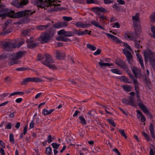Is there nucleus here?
<instances>
[{
  "label": "nucleus",
  "instance_id": "obj_58",
  "mask_svg": "<svg viewBox=\"0 0 155 155\" xmlns=\"http://www.w3.org/2000/svg\"><path fill=\"white\" fill-rule=\"evenodd\" d=\"M124 46L127 48L128 49H129L130 51H132V49L131 48V47L128 44L126 43H124Z\"/></svg>",
  "mask_w": 155,
  "mask_h": 155
},
{
  "label": "nucleus",
  "instance_id": "obj_16",
  "mask_svg": "<svg viewBox=\"0 0 155 155\" xmlns=\"http://www.w3.org/2000/svg\"><path fill=\"white\" fill-rule=\"evenodd\" d=\"M75 25L78 28H86L88 27H90L91 24H83L81 22H77Z\"/></svg>",
  "mask_w": 155,
  "mask_h": 155
},
{
  "label": "nucleus",
  "instance_id": "obj_10",
  "mask_svg": "<svg viewBox=\"0 0 155 155\" xmlns=\"http://www.w3.org/2000/svg\"><path fill=\"white\" fill-rule=\"evenodd\" d=\"M33 38H31L26 41L28 47L30 48L33 49L38 46V43H35Z\"/></svg>",
  "mask_w": 155,
  "mask_h": 155
},
{
  "label": "nucleus",
  "instance_id": "obj_43",
  "mask_svg": "<svg viewBox=\"0 0 155 155\" xmlns=\"http://www.w3.org/2000/svg\"><path fill=\"white\" fill-rule=\"evenodd\" d=\"M90 117H94L95 116L96 114V111L94 110H91V111H89L87 113Z\"/></svg>",
  "mask_w": 155,
  "mask_h": 155
},
{
  "label": "nucleus",
  "instance_id": "obj_52",
  "mask_svg": "<svg viewBox=\"0 0 155 155\" xmlns=\"http://www.w3.org/2000/svg\"><path fill=\"white\" fill-rule=\"evenodd\" d=\"M21 34L23 36H25L28 35V31L25 30L21 31Z\"/></svg>",
  "mask_w": 155,
  "mask_h": 155
},
{
  "label": "nucleus",
  "instance_id": "obj_7",
  "mask_svg": "<svg viewBox=\"0 0 155 155\" xmlns=\"http://www.w3.org/2000/svg\"><path fill=\"white\" fill-rule=\"evenodd\" d=\"M2 45L4 51H11L16 47L15 45L10 41H5L2 42Z\"/></svg>",
  "mask_w": 155,
  "mask_h": 155
},
{
  "label": "nucleus",
  "instance_id": "obj_4",
  "mask_svg": "<svg viewBox=\"0 0 155 155\" xmlns=\"http://www.w3.org/2000/svg\"><path fill=\"white\" fill-rule=\"evenodd\" d=\"M44 57L45 60L44 61H42L41 63L51 69L52 70L56 69V67L54 64H52L54 61L51 55L47 54H45L44 55Z\"/></svg>",
  "mask_w": 155,
  "mask_h": 155
},
{
  "label": "nucleus",
  "instance_id": "obj_2",
  "mask_svg": "<svg viewBox=\"0 0 155 155\" xmlns=\"http://www.w3.org/2000/svg\"><path fill=\"white\" fill-rule=\"evenodd\" d=\"M26 52L24 51H19L13 54L12 55V58L11 59L12 61L10 62L8 64L12 66L13 65L18 64L21 62V61L18 60L25 54Z\"/></svg>",
  "mask_w": 155,
  "mask_h": 155
},
{
  "label": "nucleus",
  "instance_id": "obj_41",
  "mask_svg": "<svg viewBox=\"0 0 155 155\" xmlns=\"http://www.w3.org/2000/svg\"><path fill=\"white\" fill-rule=\"evenodd\" d=\"M151 30L153 33L152 37L155 38V27L154 25H152Z\"/></svg>",
  "mask_w": 155,
  "mask_h": 155
},
{
  "label": "nucleus",
  "instance_id": "obj_11",
  "mask_svg": "<svg viewBox=\"0 0 155 155\" xmlns=\"http://www.w3.org/2000/svg\"><path fill=\"white\" fill-rule=\"evenodd\" d=\"M59 35H63L65 37H72L74 36V33L71 31H65L64 29H61L58 32Z\"/></svg>",
  "mask_w": 155,
  "mask_h": 155
},
{
  "label": "nucleus",
  "instance_id": "obj_59",
  "mask_svg": "<svg viewBox=\"0 0 155 155\" xmlns=\"http://www.w3.org/2000/svg\"><path fill=\"white\" fill-rule=\"evenodd\" d=\"M88 32V31L87 30H85L83 31H81L80 32V36L84 35L86 34H87V33Z\"/></svg>",
  "mask_w": 155,
  "mask_h": 155
},
{
  "label": "nucleus",
  "instance_id": "obj_64",
  "mask_svg": "<svg viewBox=\"0 0 155 155\" xmlns=\"http://www.w3.org/2000/svg\"><path fill=\"white\" fill-rule=\"evenodd\" d=\"M27 69L26 68H21L16 69V70L18 71H22L26 70Z\"/></svg>",
  "mask_w": 155,
  "mask_h": 155
},
{
  "label": "nucleus",
  "instance_id": "obj_8",
  "mask_svg": "<svg viewBox=\"0 0 155 155\" xmlns=\"http://www.w3.org/2000/svg\"><path fill=\"white\" fill-rule=\"evenodd\" d=\"M115 63L118 66L123 68L126 71H128L129 68L127 65L126 64V62L123 61L121 59H118L116 60Z\"/></svg>",
  "mask_w": 155,
  "mask_h": 155
},
{
  "label": "nucleus",
  "instance_id": "obj_35",
  "mask_svg": "<svg viewBox=\"0 0 155 155\" xmlns=\"http://www.w3.org/2000/svg\"><path fill=\"white\" fill-rule=\"evenodd\" d=\"M134 41H135V47L138 49H140V48H142V46H140L139 43L140 41H137L135 39H134Z\"/></svg>",
  "mask_w": 155,
  "mask_h": 155
},
{
  "label": "nucleus",
  "instance_id": "obj_40",
  "mask_svg": "<svg viewBox=\"0 0 155 155\" xmlns=\"http://www.w3.org/2000/svg\"><path fill=\"white\" fill-rule=\"evenodd\" d=\"M28 2V0H23L21 2H20L21 8H22L24 5H26L27 4Z\"/></svg>",
  "mask_w": 155,
  "mask_h": 155
},
{
  "label": "nucleus",
  "instance_id": "obj_23",
  "mask_svg": "<svg viewBox=\"0 0 155 155\" xmlns=\"http://www.w3.org/2000/svg\"><path fill=\"white\" fill-rule=\"evenodd\" d=\"M97 15L98 16V17L99 19V21H107L109 20L107 16L105 15H103L101 14L100 13H98L97 14Z\"/></svg>",
  "mask_w": 155,
  "mask_h": 155
},
{
  "label": "nucleus",
  "instance_id": "obj_5",
  "mask_svg": "<svg viewBox=\"0 0 155 155\" xmlns=\"http://www.w3.org/2000/svg\"><path fill=\"white\" fill-rule=\"evenodd\" d=\"M132 20H133V25L135 29V33L137 35V36L140 33V25L139 21V14L137 13L134 16L132 17Z\"/></svg>",
  "mask_w": 155,
  "mask_h": 155
},
{
  "label": "nucleus",
  "instance_id": "obj_18",
  "mask_svg": "<svg viewBox=\"0 0 155 155\" xmlns=\"http://www.w3.org/2000/svg\"><path fill=\"white\" fill-rule=\"evenodd\" d=\"M27 78L29 82H39L43 81V80L42 79L35 77L33 78Z\"/></svg>",
  "mask_w": 155,
  "mask_h": 155
},
{
  "label": "nucleus",
  "instance_id": "obj_50",
  "mask_svg": "<svg viewBox=\"0 0 155 155\" xmlns=\"http://www.w3.org/2000/svg\"><path fill=\"white\" fill-rule=\"evenodd\" d=\"M51 149L50 147H48L46 149V152L47 154L50 155L51 154Z\"/></svg>",
  "mask_w": 155,
  "mask_h": 155
},
{
  "label": "nucleus",
  "instance_id": "obj_62",
  "mask_svg": "<svg viewBox=\"0 0 155 155\" xmlns=\"http://www.w3.org/2000/svg\"><path fill=\"white\" fill-rule=\"evenodd\" d=\"M104 2L106 4H110L113 3V1L111 0H104Z\"/></svg>",
  "mask_w": 155,
  "mask_h": 155
},
{
  "label": "nucleus",
  "instance_id": "obj_57",
  "mask_svg": "<svg viewBox=\"0 0 155 155\" xmlns=\"http://www.w3.org/2000/svg\"><path fill=\"white\" fill-rule=\"evenodd\" d=\"M11 81V79L9 76H7L5 78V81L7 84H8Z\"/></svg>",
  "mask_w": 155,
  "mask_h": 155
},
{
  "label": "nucleus",
  "instance_id": "obj_48",
  "mask_svg": "<svg viewBox=\"0 0 155 155\" xmlns=\"http://www.w3.org/2000/svg\"><path fill=\"white\" fill-rule=\"evenodd\" d=\"M9 140L10 142L13 143H15L14 138L13 134H10L9 135Z\"/></svg>",
  "mask_w": 155,
  "mask_h": 155
},
{
  "label": "nucleus",
  "instance_id": "obj_54",
  "mask_svg": "<svg viewBox=\"0 0 155 155\" xmlns=\"http://www.w3.org/2000/svg\"><path fill=\"white\" fill-rule=\"evenodd\" d=\"M62 18L65 21H70L72 19V17H67V16H63L62 17Z\"/></svg>",
  "mask_w": 155,
  "mask_h": 155
},
{
  "label": "nucleus",
  "instance_id": "obj_6",
  "mask_svg": "<svg viewBox=\"0 0 155 155\" xmlns=\"http://www.w3.org/2000/svg\"><path fill=\"white\" fill-rule=\"evenodd\" d=\"M52 2L51 0H45V2L43 0H34L33 1L34 5L41 8H44L46 7H51Z\"/></svg>",
  "mask_w": 155,
  "mask_h": 155
},
{
  "label": "nucleus",
  "instance_id": "obj_19",
  "mask_svg": "<svg viewBox=\"0 0 155 155\" xmlns=\"http://www.w3.org/2000/svg\"><path fill=\"white\" fill-rule=\"evenodd\" d=\"M132 71L135 77L137 78L140 77V70L135 67H133L132 69Z\"/></svg>",
  "mask_w": 155,
  "mask_h": 155
},
{
  "label": "nucleus",
  "instance_id": "obj_38",
  "mask_svg": "<svg viewBox=\"0 0 155 155\" xmlns=\"http://www.w3.org/2000/svg\"><path fill=\"white\" fill-rule=\"evenodd\" d=\"M110 71L112 73L117 74H121V71H119L118 69H111L110 70Z\"/></svg>",
  "mask_w": 155,
  "mask_h": 155
},
{
  "label": "nucleus",
  "instance_id": "obj_60",
  "mask_svg": "<svg viewBox=\"0 0 155 155\" xmlns=\"http://www.w3.org/2000/svg\"><path fill=\"white\" fill-rule=\"evenodd\" d=\"M101 50L100 49H98L94 53V55H97L101 53Z\"/></svg>",
  "mask_w": 155,
  "mask_h": 155
},
{
  "label": "nucleus",
  "instance_id": "obj_47",
  "mask_svg": "<svg viewBox=\"0 0 155 155\" xmlns=\"http://www.w3.org/2000/svg\"><path fill=\"white\" fill-rule=\"evenodd\" d=\"M28 82L27 78H26L23 79L22 81L21 82V84L22 85H25L27 84Z\"/></svg>",
  "mask_w": 155,
  "mask_h": 155
},
{
  "label": "nucleus",
  "instance_id": "obj_51",
  "mask_svg": "<svg viewBox=\"0 0 155 155\" xmlns=\"http://www.w3.org/2000/svg\"><path fill=\"white\" fill-rule=\"evenodd\" d=\"M122 80L123 81L126 83H130L129 79L125 76H123L122 77Z\"/></svg>",
  "mask_w": 155,
  "mask_h": 155
},
{
  "label": "nucleus",
  "instance_id": "obj_53",
  "mask_svg": "<svg viewBox=\"0 0 155 155\" xmlns=\"http://www.w3.org/2000/svg\"><path fill=\"white\" fill-rule=\"evenodd\" d=\"M133 58V57H132L127 58V61L130 65H132L133 64L134 61Z\"/></svg>",
  "mask_w": 155,
  "mask_h": 155
},
{
  "label": "nucleus",
  "instance_id": "obj_36",
  "mask_svg": "<svg viewBox=\"0 0 155 155\" xmlns=\"http://www.w3.org/2000/svg\"><path fill=\"white\" fill-rule=\"evenodd\" d=\"M87 47L89 49L92 51H94L96 49V47L92 45L91 44H88L87 45Z\"/></svg>",
  "mask_w": 155,
  "mask_h": 155
},
{
  "label": "nucleus",
  "instance_id": "obj_28",
  "mask_svg": "<svg viewBox=\"0 0 155 155\" xmlns=\"http://www.w3.org/2000/svg\"><path fill=\"white\" fill-rule=\"evenodd\" d=\"M11 4L12 5L17 7L18 8H21V5L20 4V2H19L17 0H15L12 1Z\"/></svg>",
  "mask_w": 155,
  "mask_h": 155
},
{
  "label": "nucleus",
  "instance_id": "obj_34",
  "mask_svg": "<svg viewBox=\"0 0 155 155\" xmlns=\"http://www.w3.org/2000/svg\"><path fill=\"white\" fill-rule=\"evenodd\" d=\"M52 1V5H51V6H52V5H53L54 6V8H53V9H52L51 10L52 11H54L56 10H58V8L57 7H56V6H60V4H54V2L56 1L55 0H53Z\"/></svg>",
  "mask_w": 155,
  "mask_h": 155
},
{
  "label": "nucleus",
  "instance_id": "obj_37",
  "mask_svg": "<svg viewBox=\"0 0 155 155\" xmlns=\"http://www.w3.org/2000/svg\"><path fill=\"white\" fill-rule=\"evenodd\" d=\"M150 18L152 22H155V12H153L150 15Z\"/></svg>",
  "mask_w": 155,
  "mask_h": 155
},
{
  "label": "nucleus",
  "instance_id": "obj_9",
  "mask_svg": "<svg viewBox=\"0 0 155 155\" xmlns=\"http://www.w3.org/2000/svg\"><path fill=\"white\" fill-rule=\"evenodd\" d=\"M51 39L49 34L45 32L42 34L39 40L42 43H46L48 42Z\"/></svg>",
  "mask_w": 155,
  "mask_h": 155
},
{
  "label": "nucleus",
  "instance_id": "obj_46",
  "mask_svg": "<svg viewBox=\"0 0 155 155\" xmlns=\"http://www.w3.org/2000/svg\"><path fill=\"white\" fill-rule=\"evenodd\" d=\"M24 93L23 92H13V93L10 94V95L9 96V97H10L12 96H13V95H16L20 94H24Z\"/></svg>",
  "mask_w": 155,
  "mask_h": 155
},
{
  "label": "nucleus",
  "instance_id": "obj_15",
  "mask_svg": "<svg viewBox=\"0 0 155 155\" xmlns=\"http://www.w3.org/2000/svg\"><path fill=\"white\" fill-rule=\"evenodd\" d=\"M137 101L138 102V106L141 109L144 113H147L148 112V110L146 106L144 104H143V101L140 99L137 100Z\"/></svg>",
  "mask_w": 155,
  "mask_h": 155
},
{
  "label": "nucleus",
  "instance_id": "obj_3",
  "mask_svg": "<svg viewBox=\"0 0 155 155\" xmlns=\"http://www.w3.org/2000/svg\"><path fill=\"white\" fill-rule=\"evenodd\" d=\"M143 55L145 63L148 60L150 64L152 66L155 64V54L152 51L149 50L147 51H144Z\"/></svg>",
  "mask_w": 155,
  "mask_h": 155
},
{
  "label": "nucleus",
  "instance_id": "obj_30",
  "mask_svg": "<svg viewBox=\"0 0 155 155\" xmlns=\"http://www.w3.org/2000/svg\"><path fill=\"white\" fill-rule=\"evenodd\" d=\"M57 40L64 42H71V41L70 39L63 36L59 37L57 38Z\"/></svg>",
  "mask_w": 155,
  "mask_h": 155
},
{
  "label": "nucleus",
  "instance_id": "obj_63",
  "mask_svg": "<svg viewBox=\"0 0 155 155\" xmlns=\"http://www.w3.org/2000/svg\"><path fill=\"white\" fill-rule=\"evenodd\" d=\"M120 27V25L119 23L117 22H116L115 23L113 24V25L112 27L113 28H115L116 27L117 28H119Z\"/></svg>",
  "mask_w": 155,
  "mask_h": 155
},
{
  "label": "nucleus",
  "instance_id": "obj_33",
  "mask_svg": "<svg viewBox=\"0 0 155 155\" xmlns=\"http://www.w3.org/2000/svg\"><path fill=\"white\" fill-rule=\"evenodd\" d=\"M129 97L130 100H128L127 105H131L133 106H135V105H134V102L133 100L134 97L132 96H130Z\"/></svg>",
  "mask_w": 155,
  "mask_h": 155
},
{
  "label": "nucleus",
  "instance_id": "obj_32",
  "mask_svg": "<svg viewBox=\"0 0 155 155\" xmlns=\"http://www.w3.org/2000/svg\"><path fill=\"white\" fill-rule=\"evenodd\" d=\"M54 110L55 109H53L48 110L44 108L43 110L42 114H43L44 115H49L52 112L54 111Z\"/></svg>",
  "mask_w": 155,
  "mask_h": 155
},
{
  "label": "nucleus",
  "instance_id": "obj_61",
  "mask_svg": "<svg viewBox=\"0 0 155 155\" xmlns=\"http://www.w3.org/2000/svg\"><path fill=\"white\" fill-rule=\"evenodd\" d=\"M25 43V40H22L21 41H19L17 45V47L18 48L20 47Z\"/></svg>",
  "mask_w": 155,
  "mask_h": 155
},
{
  "label": "nucleus",
  "instance_id": "obj_39",
  "mask_svg": "<svg viewBox=\"0 0 155 155\" xmlns=\"http://www.w3.org/2000/svg\"><path fill=\"white\" fill-rule=\"evenodd\" d=\"M79 118L80 120L81 123L82 124H86V122L85 118L82 116L79 117Z\"/></svg>",
  "mask_w": 155,
  "mask_h": 155
},
{
  "label": "nucleus",
  "instance_id": "obj_55",
  "mask_svg": "<svg viewBox=\"0 0 155 155\" xmlns=\"http://www.w3.org/2000/svg\"><path fill=\"white\" fill-rule=\"evenodd\" d=\"M107 121H108L109 123L111 124L113 127H115L116 126V124L114 123V121L110 119H107Z\"/></svg>",
  "mask_w": 155,
  "mask_h": 155
},
{
  "label": "nucleus",
  "instance_id": "obj_29",
  "mask_svg": "<svg viewBox=\"0 0 155 155\" xmlns=\"http://www.w3.org/2000/svg\"><path fill=\"white\" fill-rule=\"evenodd\" d=\"M49 26L50 24H49L45 25H40L37 26V29L39 30H43L47 28Z\"/></svg>",
  "mask_w": 155,
  "mask_h": 155
},
{
  "label": "nucleus",
  "instance_id": "obj_12",
  "mask_svg": "<svg viewBox=\"0 0 155 155\" xmlns=\"http://www.w3.org/2000/svg\"><path fill=\"white\" fill-rule=\"evenodd\" d=\"M68 25L67 22L64 21H59L54 24L53 26L55 28H62L65 27Z\"/></svg>",
  "mask_w": 155,
  "mask_h": 155
},
{
  "label": "nucleus",
  "instance_id": "obj_13",
  "mask_svg": "<svg viewBox=\"0 0 155 155\" xmlns=\"http://www.w3.org/2000/svg\"><path fill=\"white\" fill-rule=\"evenodd\" d=\"M55 54L56 58L58 59L63 60L66 58V54L63 52L57 50L55 51Z\"/></svg>",
  "mask_w": 155,
  "mask_h": 155
},
{
  "label": "nucleus",
  "instance_id": "obj_42",
  "mask_svg": "<svg viewBox=\"0 0 155 155\" xmlns=\"http://www.w3.org/2000/svg\"><path fill=\"white\" fill-rule=\"evenodd\" d=\"M80 29H79V30H78L76 29H74L73 30V32L74 33V36L75 34H76L80 36Z\"/></svg>",
  "mask_w": 155,
  "mask_h": 155
},
{
  "label": "nucleus",
  "instance_id": "obj_26",
  "mask_svg": "<svg viewBox=\"0 0 155 155\" xmlns=\"http://www.w3.org/2000/svg\"><path fill=\"white\" fill-rule=\"evenodd\" d=\"M91 23L95 26L102 29L104 30L105 29L104 26H101L100 24L98 22H96L95 20L92 21L91 22Z\"/></svg>",
  "mask_w": 155,
  "mask_h": 155
},
{
  "label": "nucleus",
  "instance_id": "obj_14",
  "mask_svg": "<svg viewBox=\"0 0 155 155\" xmlns=\"http://www.w3.org/2000/svg\"><path fill=\"white\" fill-rule=\"evenodd\" d=\"M104 33L106 35L108 38L111 39L113 41L115 42L116 43L118 44L121 43V41L116 36L109 33Z\"/></svg>",
  "mask_w": 155,
  "mask_h": 155
},
{
  "label": "nucleus",
  "instance_id": "obj_44",
  "mask_svg": "<svg viewBox=\"0 0 155 155\" xmlns=\"http://www.w3.org/2000/svg\"><path fill=\"white\" fill-rule=\"evenodd\" d=\"M124 37L126 39H129L130 40H134V38L132 36H130L128 34L125 35Z\"/></svg>",
  "mask_w": 155,
  "mask_h": 155
},
{
  "label": "nucleus",
  "instance_id": "obj_25",
  "mask_svg": "<svg viewBox=\"0 0 155 155\" xmlns=\"http://www.w3.org/2000/svg\"><path fill=\"white\" fill-rule=\"evenodd\" d=\"M13 13V11H10L7 12L6 13H4L1 14H0V17L2 18H5L6 16H9L11 18V14Z\"/></svg>",
  "mask_w": 155,
  "mask_h": 155
},
{
  "label": "nucleus",
  "instance_id": "obj_31",
  "mask_svg": "<svg viewBox=\"0 0 155 155\" xmlns=\"http://www.w3.org/2000/svg\"><path fill=\"white\" fill-rule=\"evenodd\" d=\"M121 87L124 90L127 92H130L132 90V88L130 85L125 84L122 86Z\"/></svg>",
  "mask_w": 155,
  "mask_h": 155
},
{
  "label": "nucleus",
  "instance_id": "obj_1",
  "mask_svg": "<svg viewBox=\"0 0 155 155\" xmlns=\"http://www.w3.org/2000/svg\"><path fill=\"white\" fill-rule=\"evenodd\" d=\"M13 14H11V18H20L24 17L25 18L23 20L24 23L28 22L30 20L28 17L32 15L33 13L35 12V10L32 11L31 10H25L18 12L15 13L14 11H13Z\"/></svg>",
  "mask_w": 155,
  "mask_h": 155
},
{
  "label": "nucleus",
  "instance_id": "obj_21",
  "mask_svg": "<svg viewBox=\"0 0 155 155\" xmlns=\"http://www.w3.org/2000/svg\"><path fill=\"white\" fill-rule=\"evenodd\" d=\"M122 52L126 56V58L133 57L131 53L126 48L124 49L123 50Z\"/></svg>",
  "mask_w": 155,
  "mask_h": 155
},
{
  "label": "nucleus",
  "instance_id": "obj_17",
  "mask_svg": "<svg viewBox=\"0 0 155 155\" xmlns=\"http://www.w3.org/2000/svg\"><path fill=\"white\" fill-rule=\"evenodd\" d=\"M92 10L96 12H106L107 13V10L105 8L101 7H93L92 8Z\"/></svg>",
  "mask_w": 155,
  "mask_h": 155
},
{
  "label": "nucleus",
  "instance_id": "obj_22",
  "mask_svg": "<svg viewBox=\"0 0 155 155\" xmlns=\"http://www.w3.org/2000/svg\"><path fill=\"white\" fill-rule=\"evenodd\" d=\"M98 64L100 67L102 68L104 67L112 66L113 65V64L112 63H103V61L101 60L100 61L98 62Z\"/></svg>",
  "mask_w": 155,
  "mask_h": 155
},
{
  "label": "nucleus",
  "instance_id": "obj_20",
  "mask_svg": "<svg viewBox=\"0 0 155 155\" xmlns=\"http://www.w3.org/2000/svg\"><path fill=\"white\" fill-rule=\"evenodd\" d=\"M136 54L138 59V61L140 64L142 68L144 69V67L143 65V59L142 56L140 54L138 53H137Z\"/></svg>",
  "mask_w": 155,
  "mask_h": 155
},
{
  "label": "nucleus",
  "instance_id": "obj_56",
  "mask_svg": "<svg viewBox=\"0 0 155 155\" xmlns=\"http://www.w3.org/2000/svg\"><path fill=\"white\" fill-rule=\"evenodd\" d=\"M53 147L54 149H58L60 146V144L56 143H53L51 144Z\"/></svg>",
  "mask_w": 155,
  "mask_h": 155
},
{
  "label": "nucleus",
  "instance_id": "obj_27",
  "mask_svg": "<svg viewBox=\"0 0 155 155\" xmlns=\"http://www.w3.org/2000/svg\"><path fill=\"white\" fill-rule=\"evenodd\" d=\"M2 0H0V12H7L8 9L5 7V5L1 3Z\"/></svg>",
  "mask_w": 155,
  "mask_h": 155
},
{
  "label": "nucleus",
  "instance_id": "obj_45",
  "mask_svg": "<svg viewBox=\"0 0 155 155\" xmlns=\"http://www.w3.org/2000/svg\"><path fill=\"white\" fill-rule=\"evenodd\" d=\"M142 134L145 137L146 140L148 141H150L151 140V139L150 138L149 136L144 132L142 133Z\"/></svg>",
  "mask_w": 155,
  "mask_h": 155
},
{
  "label": "nucleus",
  "instance_id": "obj_49",
  "mask_svg": "<svg viewBox=\"0 0 155 155\" xmlns=\"http://www.w3.org/2000/svg\"><path fill=\"white\" fill-rule=\"evenodd\" d=\"M119 130L121 135L124 136V138L126 139L127 138V137L125 134L124 130L120 129Z\"/></svg>",
  "mask_w": 155,
  "mask_h": 155
},
{
  "label": "nucleus",
  "instance_id": "obj_24",
  "mask_svg": "<svg viewBox=\"0 0 155 155\" xmlns=\"http://www.w3.org/2000/svg\"><path fill=\"white\" fill-rule=\"evenodd\" d=\"M149 130L150 131L151 136L153 138L155 139L154 130L153 125L152 123H150L149 127Z\"/></svg>",
  "mask_w": 155,
  "mask_h": 155
}]
</instances>
